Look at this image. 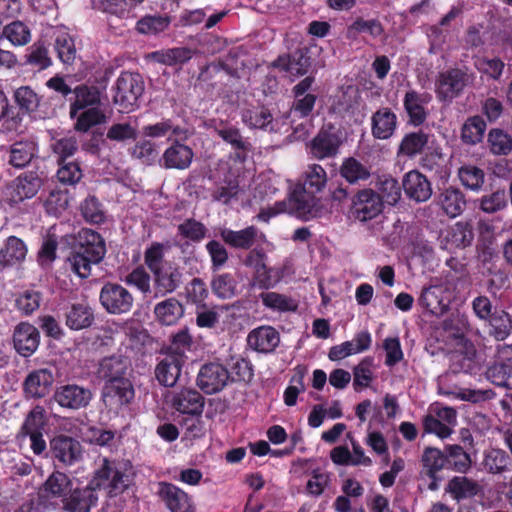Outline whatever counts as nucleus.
<instances>
[{"label":"nucleus","instance_id":"obj_1","mask_svg":"<svg viewBox=\"0 0 512 512\" xmlns=\"http://www.w3.org/2000/svg\"><path fill=\"white\" fill-rule=\"evenodd\" d=\"M134 475L135 472L129 460L110 461L105 458L87 487H72V492L62 500L64 509L68 512H89L98 500L95 493L97 489H106L109 496H116L128 489Z\"/></svg>","mask_w":512,"mask_h":512},{"label":"nucleus","instance_id":"obj_2","mask_svg":"<svg viewBox=\"0 0 512 512\" xmlns=\"http://www.w3.org/2000/svg\"><path fill=\"white\" fill-rule=\"evenodd\" d=\"M106 254V246L99 233L82 229L78 233L77 244L68 258L71 270L80 278L91 275L93 264H99Z\"/></svg>","mask_w":512,"mask_h":512},{"label":"nucleus","instance_id":"obj_3","mask_svg":"<svg viewBox=\"0 0 512 512\" xmlns=\"http://www.w3.org/2000/svg\"><path fill=\"white\" fill-rule=\"evenodd\" d=\"M113 102L120 112H131L144 92V82L138 73L123 72L114 86Z\"/></svg>","mask_w":512,"mask_h":512},{"label":"nucleus","instance_id":"obj_4","mask_svg":"<svg viewBox=\"0 0 512 512\" xmlns=\"http://www.w3.org/2000/svg\"><path fill=\"white\" fill-rule=\"evenodd\" d=\"M474 75L468 68H450L438 74L435 91L441 101H452L458 97L465 87L472 84Z\"/></svg>","mask_w":512,"mask_h":512},{"label":"nucleus","instance_id":"obj_5","mask_svg":"<svg viewBox=\"0 0 512 512\" xmlns=\"http://www.w3.org/2000/svg\"><path fill=\"white\" fill-rule=\"evenodd\" d=\"M99 300L102 307L113 315L127 314L134 305L132 293L122 285L112 282L103 285Z\"/></svg>","mask_w":512,"mask_h":512},{"label":"nucleus","instance_id":"obj_6","mask_svg":"<svg viewBox=\"0 0 512 512\" xmlns=\"http://www.w3.org/2000/svg\"><path fill=\"white\" fill-rule=\"evenodd\" d=\"M42 186V179L36 172H26L15 178L6 188L4 201L15 207L33 198Z\"/></svg>","mask_w":512,"mask_h":512},{"label":"nucleus","instance_id":"obj_7","mask_svg":"<svg viewBox=\"0 0 512 512\" xmlns=\"http://www.w3.org/2000/svg\"><path fill=\"white\" fill-rule=\"evenodd\" d=\"M351 214L352 216L361 221L377 217L383 210V200L376 191L371 188L358 190L351 197Z\"/></svg>","mask_w":512,"mask_h":512},{"label":"nucleus","instance_id":"obj_8","mask_svg":"<svg viewBox=\"0 0 512 512\" xmlns=\"http://www.w3.org/2000/svg\"><path fill=\"white\" fill-rule=\"evenodd\" d=\"M53 399L62 408L79 410L89 406L93 399V393L88 387L65 384L56 388Z\"/></svg>","mask_w":512,"mask_h":512},{"label":"nucleus","instance_id":"obj_9","mask_svg":"<svg viewBox=\"0 0 512 512\" xmlns=\"http://www.w3.org/2000/svg\"><path fill=\"white\" fill-rule=\"evenodd\" d=\"M50 452L54 459L65 466H71L82 459L80 442L67 435H57L50 441Z\"/></svg>","mask_w":512,"mask_h":512},{"label":"nucleus","instance_id":"obj_10","mask_svg":"<svg viewBox=\"0 0 512 512\" xmlns=\"http://www.w3.org/2000/svg\"><path fill=\"white\" fill-rule=\"evenodd\" d=\"M229 372L219 363H208L201 367L197 376V385L206 394L221 391L228 383Z\"/></svg>","mask_w":512,"mask_h":512},{"label":"nucleus","instance_id":"obj_11","mask_svg":"<svg viewBox=\"0 0 512 512\" xmlns=\"http://www.w3.org/2000/svg\"><path fill=\"white\" fill-rule=\"evenodd\" d=\"M134 399V388L130 380L105 383L102 400L107 408L117 411Z\"/></svg>","mask_w":512,"mask_h":512},{"label":"nucleus","instance_id":"obj_12","mask_svg":"<svg viewBox=\"0 0 512 512\" xmlns=\"http://www.w3.org/2000/svg\"><path fill=\"white\" fill-rule=\"evenodd\" d=\"M182 141V139L175 138L164 151L160 161L166 169L185 170L190 167L194 152L191 147L183 144Z\"/></svg>","mask_w":512,"mask_h":512},{"label":"nucleus","instance_id":"obj_13","mask_svg":"<svg viewBox=\"0 0 512 512\" xmlns=\"http://www.w3.org/2000/svg\"><path fill=\"white\" fill-rule=\"evenodd\" d=\"M131 363L123 355H112L104 357L99 362L97 374L99 378L104 379L106 383L120 382L129 380L127 375Z\"/></svg>","mask_w":512,"mask_h":512},{"label":"nucleus","instance_id":"obj_14","mask_svg":"<svg viewBox=\"0 0 512 512\" xmlns=\"http://www.w3.org/2000/svg\"><path fill=\"white\" fill-rule=\"evenodd\" d=\"M402 187L405 195L417 203L426 202L432 196L430 181L416 170H412L404 175Z\"/></svg>","mask_w":512,"mask_h":512},{"label":"nucleus","instance_id":"obj_15","mask_svg":"<svg viewBox=\"0 0 512 512\" xmlns=\"http://www.w3.org/2000/svg\"><path fill=\"white\" fill-rule=\"evenodd\" d=\"M512 351L511 346H497V357L499 361L490 365L486 372V378L494 385L505 387L512 390V365L503 363V356Z\"/></svg>","mask_w":512,"mask_h":512},{"label":"nucleus","instance_id":"obj_16","mask_svg":"<svg viewBox=\"0 0 512 512\" xmlns=\"http://www.w3.org/2000/svg\"><path fill=\"white\" fill-rule=\"evenodd\" d=\"M54 382V375L50 369L42 368L32 371L24 381V392L28 398H43L49 392Z\"/></svg>","mask_w":512,"mask_h":512},{"label":"nucleus","instance_id":"obj_17","mask_svg":"<svg viewBox=\"0 0 512 512\" xmlns=\"http://www.w3.org/2000/svg\"><path fill=\"white\" fill-rule=\"evenodd\" d=\"M40 335L36 327L29 323H20L16 326L13 334V342L16 351L28 357L38 348Z\"/></svg>","mask_w":512,"mask_h":512},{"label":"nucleus","instance_id":"obj_18","mask_svg":"<svg viewBox=\"0 0 512 512\" xmlns=\"http://www.w3.org/2000/svg\"><path fill=\"white\" fill-rule=\"evenodd\" d=\"M332 129V126H329V129H321L311 141V153L315 158H330L338 153L341 140Z\"/></svg>","mask_w":512,"mask_h":512},{"label":"nucleus","instance_id":"obj_19","mask_svg":"<svg viewBox=\"0 0 512 512\" xmlns=\"http://www.w3.org/2000/svg\"><path fill=\"white\" fill-rule=\"evenodd\" d=\"M171 403L180 413L200 415L204 409L205 399L197 390L183 388L173 394Z\"/></svg>","mask_w":512,"mask_h":512},{"label":"nucleus","instance_id":"obj_20","mask_svg":"<svg viewBox=\"0 0 512 512\" xmlns=\"http://www.w3.org/2000/svg\"><path fill=\"white\" fill-rule=\"evenodd\" d=\"M314 193L297 185L290 194L287 201L276 204V207H289L290 213L296 214L299 217H304L311 214L315 206Z\"/></svg>","mask_w":512,"mask_h":512},{"label":"nucleus","instance_id":"obj_21","mask_svg":"<svg viewBox=\"0 0 512 512\" xmlns=\"http://www.w3.org/2000/svg\"><path fill=\"white\" fill-rule=\"evenodd\" d=\"M487 334L496 341H505L512 333V315L503 308L484 321Z\"/></svg>","mask_w":512,"mask_h":512},{"label":"nucleus","instance_id":"obj_22","mask_svg":"<svg viewBox=\"0 0 512 512\" xmlns=\"http://www.w3.org/2000/svg\"><path fill=\"white\" fill-rule=\"evenodd\" d=\"M219 235L223 242L230 247L249 250L257 242L260 233L255 226H249L238 231L223 228L220 230Z\"/></svg>","mask_w":512,"mask_h":512},{"label":"nucleus","instance_id":"obj_23","mask_svg":"<svg viewBox=\"0 0 512 512\" xmlns=\"http://www.w3.org/2000/svg\"><path fill=\"white\" fill-rule=\"evenodd\" d=\"M184 360L177 355L166 354L155 368V377L165 387H173L180 374Z\"/></svg>","mask_w":512,"mask_h":512},{"label":"nucleus","instance_id":"obj_24","mask_svg":"<svg viewBox=\"0 0 512 512\" xmlns=\"http://www.w3.org/2000/svg\"><path fill=\"white\" fill-rule=\"evenodd\" d=\"M444 293L445 291L441 286L424 288L418 299V303L431 315L440 317L449 309V303L445 301Z\"/></svg>","mask_w":512,"mask_h":512},{"label":"nucleus","instance_id":"obj_25","mask_svg":"<svg viewBox=\"0 0 512 512\" xmlns=\"http://www.w3.org/2000/svg\"><path fill=\"white\" fill-rule=\"evenodd\" d=\"M159 496L171 512H194L188 495L175 485L161 483Z\"/></svg>","mask_w":512,"mask_h":512},{"label":"nucleus","instance_id":"obj_26","mask_svg":"<svg viewBox=\"0 0 512 512\" xmlns=\"http://www.w3.org/2000/svg\"><path fill=\"white\" fill-rule=\"evenodd\" d=\"M437 203L450 218L461 215L466 208L465 195L455 187L441 190L437 197Z\"/></svg>","mask_w":512,"mask_h":512},{"label":"nucleus","instance_id":"obj_27","mask_svg":"<svg viewBox=\"0 0 512 512\" xmlns=\"http://www.w3.org/2000/svg\"><path fill=\"white\" fill-rule=\"evenodd\" d=\"M431 99V96L427 93H418L414 90H410L405 94L404 97V108L409 116V121L415 126H419L427 118V112L425 111L424 105L427 104Z\"/></svg>","mask_w":512,"mask_h":512},{"label":"nucleus","instance_id":"obj_28","mask_svg":"<svg viewBox=\"0 0 512 512\" xmlns=\"http://www.w3.org/2000/svg\"><path fill=\"white\" fill-rule=\"evenodd\" d=\"M275 66L293 76H302L308 72L311 59L306 49H297L288 56L279 57Z\"/></svg>","mask_w":512,"mask_h":512},{"label":"nucleus","instance_id":"obj_29","mask_svg":"<svg viewBox=\"0 0 512 512\" xmlns=\"http://www.w3.org/2000/svg\"><path fill=\"white\" fill-rule=\"evenodd\" d=\"M242 120L250 128L261 129L268 132L278 131V121L274 120L270 111L265 107H254L243 110Z\"/></svg>","mask_w":512,"mask_h":512},{"label":"nucleus","instance_id":"obj_30","mask_svg":"<svg viewBox=\"0 0 512 512\" xmlns=\"http://www.w3.org/2000/svg\"><path fill=\"white\" fill-rule=\"evenodd\" d=\"M142 133L145 137L152 139L162 138L169 135L182 140H187L192 135L191 131L179 125H175L171 119H165L154 124L146 125L142 129Z\"/></svg>","mask_w":512,"mask_h":512},{"label":"nucleus","instance_id":"obj_31","mask_svg":"<svg viewBox=\"0 0 512 512\" xmlns=\"http://www.w3.org/2000/svg\"><path fill=\"white\" fill-rule=\"evenodd\" d=\"M251 348L264 353L272 352L279 344L278 332L272 327H260L248 335Z\"/></svg>","mask_w":512,"mask_h":512},{"label":"nucleus","instance_id":"obj_32","mask_svg":"<svg viewBox=\"0 0 512 512\" xmlns=\"http://www.w3.org/2000/svg\"><path fill=\"white\" fill-rule=\"evenodd\" d=\"M372 135L377 139L390 138L397 124L396 115L389 108H382L372 116Z\"/></svg>","mask_w":512,"mask_h":512},{"label":"nucleus","instance_id":"obj_33","mask_svg":"<svg viewBox=\"0 0 512 512\" xmlns=\"http://www.w3.org/2000/svg\"><path fill=\"white\" fill-rule=\"evenodd\" d=\"M481 491V485L473 479L466 476H455L449 480L446 486V492L458 502L464 499L472 498Z\"/></svg>","mask_w":512,"mask_h":512},{"label":"nucleus","instance_id":"obj_34","mask_svg":"<svg viewBox=\"0 0 512 512\" xmlns=\"http://www.w3.org/2000/svg\"><path fill=\"white\" fill-rule=\"evenodd\" d=\"M157 293L165 295L174 292L181 284L182 273L177 267H164L153 273Z\"/></svg>","mask_w":512,"mask_h":512},{"label":"nucleus","instance_id":"obj_35","mask_svg":"<svg viewBox=\"0 0 512 512\" xmlns=\"http://www.w3.org/2000/svg\"><path fill=\"white\" fill-rule=\"evenodd\" d=\"M74 101L71 103L70 116L76 117L79 110L88 106L98 105L100 103V92L94 86L79 85L73 89Z\"/></svg>","mask_w":512,"mask_h":512},{"label":"nucleus","instance_id":"obj_36","mask_svg":"<svg viewBox=\"0 0 512 512\" xmlns=\"http://www.w3.org/2000/svg\"><path fill=\"white\" fill-rule=\"evenodd\" d=\"M511 456L503 449L490 448L484 452L482 465L488 473L502 474L510 469Z\"/></svg>","mask_w":512,"mask_h":512},{"label":"nucleus","instance_id":"obj_37","mask_svg":"<svg viewBox=\"0 0 512 512\" xmlns=\"http://www.w3.org/2000/svg\"><path fill=\"white\" fill-rule=\"evenodd\" d=\"M42 491L46 497L62 498L72 492V481L62 472H53L43 484Z\"/></svg>","mask_w":512,"mask_h":512},{"label":"nucleus","instance_id":"obj_38","mask_svg":"<svg viewBox=\"0 0 512 512\" xmlns=\"http://www.w3.org/2000/svg\"><path fill=\"white\" fill-rule=\"evenodd\" d=\"M26 254L25 243L16 236H10L0 250V263L8 266L20 263L25 259Z\"/></svg>","mask_w":512,"mask_h":512},{"label":"nucleus","instance_id":"obj_39","mask_svg":"<svg viewBox=\"0 0 512 512\" xmlns=\"http://www.w3.org/2000/svg\"><path fill=\"white\" fill-rule=\"evenodd\" d=\"M421 462L423 472L433 478L442 469L448 468L445 449L442 451L434 447H426L423 451Z\"/></svg>","mask_w":512,"mask_h":512},{"label":"nucleus","instance_id":"obj_40","mask_svg":"<svg viewBox=\"0 0 512 512\" xmlns=\"http://www.w3.org/2000/svg\"><path fill=\"white\" fill-rule=\"evenodd\" d=\"M339 173L349 184L354 185L370 178V169L354 157L346 158Z\"/></svg>","mask_w":512,"mask_h":512},{"label":"nucleus","instance_id":"obj_41","mask_svg":"<svg viewBox=\"0 0 512 512\" xmlns=\"http://www.w3.org/2000/svg\"><path fill=\"white\" fill-rule=\"evenodd\" d=\"M428 142L429 134L422 130L407 133L399 145L398 154L412 158L417 154H421Z\"/></svg>","mask_w":512,"mask_h":512},{"label":"nucleus","instance_id":"obj_42","mask_svg":"<svg viewBox=\"0 0 512 512\" xmlns=\"http://www.w3.org/2000/svg\"><path fill=\"white\" fill-rule=\"evenodd\" d=\"M184 312L182 304L175 298H168L159 302L154 308L156 319L164 325H172L182 317Z\"/></svg>","mask_w":512,"mask_h":512},{"label":"nucleus","instance_id":"obj_43","mask_svg":"<svg viewBox=\"0 0 512 512\" xmlns=\"http://www.w3.org/2000/svg\"><path fill=\"white\" fill-rule=\"evenodd\" d=\"M486 131V122L481 116L469 117L461 128V140L468 145L480 143Z\"/></svg>","mask_w":512,"mask_h":512},{"label":"nucleus","instance_id":"obj_44","mask_svg":"<svg viewBox=\"0 0 512 512\" xmlns=\"http://www.w3.org/2000/svg\"><path fill=\"white\" fill-rule=\"evenodd\" d=\"M448 469H452L458 473H466L472 466L470 455L460 445L445 446Z\"/></svg>","mask_w":512,"mask_h":512},{"label":"nucleus","instance_id":"obj_45","mask_svg":"<svg viewBox=\"0 0 512 512\" xmlns=\"http://www.w3.org/2000/svg\"><path fill=\"white\" fill-rule=\"evenodd\" d=\"M94 315L90 307L84 304H74L66 314V324L73 330L91 326Z\"/></svg>","mask_w":512,"mask_h":512},{"label":"nucleus","instance_id":"obj_46","mask_svg":"<svg viewBox=\"0 0 512 512\" xmlns=\"http://www.w3.org/2000/svg\"><path fill=\"white\" fill-rule=\"evenodd\" d=\"M487 143L493 155L506 156L512 151L511 136L500 128H493L488 132Z\"/></svg>","mask_w":512,"mask_h":512},{"label":"nucleus","instance_id":"obj_47","mask_svg":"<svg viewBox=\"0 0 512 512\" xmlns=\"http://www.w3.org/2000/svg\"><path fill=\"white\" fill-rule=\"evenodd\" d=\"M193 51L187 47H176L153 53V58L161 64L182 65L192 58Z\"/></svg>","mask_w":512,"mask_h":512},{"label":"nucleus","instance_id":"obj_48","mask_svg":"<svg viewBox=\"0 0 512 512\" xmlns=\"http://www.w3.org/2000/svg\"><path fill=\"white\" fill-rule=\"evenodd\" d=\"M35 153L36 146L33 142H16L11 146L9 162L16 168H22L30 163Z\"/></svg>","mask_w":512,"mask_h":512},{"label":"nucleus","instance_id":"obj_49","mask_svg":"<svg viewBox=\"0 0 512 512\" xmlns=\"http://www.w3.org/2000/svg\"><path fill=\"white\" fill-rule=\"evenodd\" d=\"M3 36L15 46H24L31 40V30L22 21L16 20L3 28Z\"/></svg>","mask_w":512,"mask_h":512},{"label":"nucleus","instance_id":"obj_50","mask_svg":"<svg viewBox=\"0 0 512 512\" xmlns=\"http://www.w3.org/2000/svg\"><path fill=\"white\" fill-rule=\"evenodd\" d=\"M327 182V174L324 168L318 164L308 166L304 173V182L301 187L316 194L325 187Z\"/></svg>","mask_w":512,"mask_h":512},{"label":"nucleus","instance_id":"obj_51","mask_svg":"<svg viewBox=\"0 0 512 512\" xmlns=\"http://www.w3.org/2000/svg\"><path fill=\"white\" fill-rule=\"evenodd\" d=\"M479 209L486 214H495L508 206V197L505 190H496L483 195L479 200Z\"/></svg>","mask_w":512,"mask_h":512},{"label":"nucleus","instance_id":"obj_52","mask_svg":"<svg viewBox=\"0 0 512 512\" xmlns=\"http://www.w3.org/2000/svg\"><path fill=\"white\" fill-rule=\"evenodd\" d=\"M178 235L193 243H200L208 232L206 226L194 218L185 219L177 227Z\"/></svg>","mask_w":512,"mask_h":512},{"label":"nucleus","instance_id":"obj_53","mask_svg":"<svg viewBox=\"0 0 512 512\" xmlns=\"http://www.w3.org/2000/svg\"><path fill=\"white\" fill-rule=\"evenodd\" d=\"M169 25L170 18L168 16L149 15L137 22L136 29L144 35H156L165 31Z\"/></svg>","mask_w":512,"mask_h":512},{"label":"nucleus","instance_id":"obj_54","mask_svg":"<svg viewBox=\"0 0 512 512\" xmlns=\"http://www.w3.org/2000/svg\"><path fill=\"white\" fill-rule=\"evenodd\" d=\"M81 215L91 224H102L106 219L103 205L95 196H88L80 205Z\"/></svg>","mask_w":512,"mask_h":512},{"label":"nucleus","instance_id":"obj_55","mask_svg":"<svg viewBox=\"0 0 512 512\" xmlns=\"http://www.w3.org/2000/svg\"><path fill=\"white\" fill-rule=\"evenodd\" d=\"M263 304L275 311H295L297 303L292 298L276 292H263L260 294Z\"/></svg>","mask_w":512,"mask_h":512},{"label":"nucleus","instance_id":"obj_56","mask_svg":"<svg viewBox=\"0 0 512 512\" xmlns=\"http://www.w3.org/2000/svg\"><path fill=\"white\" fill-rule=\"evenodd\" d=\"M15 102L23 113H32L37 110L40 97L29 86H22L14 93Z\"/></svg>","mask_w":512,"mask_h":512},{"label":"nucleus","instance_id":"obj_57","mask_svg":"<svg viewBox=\"0 0 512 512\" xmlns=\"http://www.w3.org/2000/svg\"><path fill=\"white\" fill-rule=\"evenodd\" d=\"M130 154L133 158L140 160L146 165H152L158 157L156 144L147 139L137 142L130 149Z\"/></svg>","mask_w":512,"mask_h":512},{"label":"nucleus","instance_id":"obj_58","mask_svg":"<svg viewBox=\"0 0 512 512\" xmlns=\"http://www.w3.org/2000/svg\"><path fill=\"white\" fill-rule=\"evenodd\" d=\"M212 291L220 298H231L235 294L236 282L229 273L217 274L211 281Z\"/></svg>","mask_w":512,"mask_h":512},{"label":"nucleus","instance_id":"obj_59","mask_svg":"<svg viewBox=\"0 0 512 512\" xmlns=\"http://www.w3.org/2000/svg\"><path fill=\"white\" fill-rule=\"evenodd\" d=\"M106 120L105 114L97 107H91L82 112L75 123V130L80 132H87L91 127L104 123Z\"/></svg>","mask_w":512,"mask_h":512},{"label":"nucleus","instance_id":"obj_60","mask_svg":"<svg viewBox=\"0 0 512 512\" xmlns=\"http://www.w3.org/2000/svg\"><path fill=\"white\" fill-rule=\"evenodd\" d=\"M47 422L46 411L44 407L36 405L26 416V419L22 425L21 432L24 433H36L41 432V429Z\"/></svg>","mask_w":512,"mask_h":512},{"label":"nucleus","instance_id":"obj_61","mask_svg":"<svg viewBox=\"0 0 512 512\" xmlns=\"http://www.w3.org/2000/svg\"><path fill=\"white\" fill-rule=\"evenodd\" d=\"M484 172L476 166H465L459 169L461 183L474 191L479 190L484 184Z\"/></svg>","mask_w":512,"mask_h":512},{"label":"nucleus","instance_id":"obj_62","mask_svg":"<svg viewBox=\"0 0 512 512\" xmlns=\"http://www.w3.org/2000/svg\"><path fill=\"white\" fill-rule=\"evenodd\" d=\"M58 163L60 167L57 171V178L61 183L74 185L81 180L83 174L77 162L58 161Z\"/></svg>","mask_w":512,"mask_h":512},{"label":"nucleus","instance_id":"obj_63","mask_svg":"<svg viewBox=\"0 0 512 512\" xmlns=\"http://www.w3.org/2000/svg\"><path fill=\"white\" fill-rule=\"evenodd\" d=\"M379 190L383 203L395 205L401 197V187L398 181L392 177L384 176L379 181Z\"/></svg>","mask_w":512,"mask_h":512},{"label":"nucleus","instance_id":"obj_64","mask_svg":"<svg viewBox=\"0 0 512 512\" xmlns=\"http://www.w3.org/2000/svg\"><path fill=\"white\" fill-rule=\"evenodd\" d=\"M55 48L58 53L59 59L64 63L71 65L76 58V49L73 39L67 35L62 34L56 38Z\"/></svg>","mask_w":512,"mask_h":512}]
</instances>
